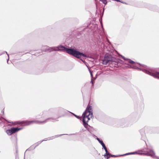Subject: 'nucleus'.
<instances>
[{"label":"nucleus","instance_id":"obj_1","mask_svg":"<svg viewBox=\"0 0 159 159\" xmlns=\"http://www.w3.org/2000/svg\"><path fill=\"white\" fill-rule=\"evenodd\" d=\"M92 107L90 105H88L86 110L83 113V122L84 126L87 128L88 126L87 122L92 117Z\"/></svg>","mask_w":159,"mask_h":159},{"label":"nucleus","instance_id":"obj_2","mask_svg":"<svg viewBox=\"0 0 159 159\" xmlns=\"http://www.w3.org/2000/svg\"><path fill=\"white\" fill-rule=\"evenodd\" d=\"M118 61L117 59L115 58L112 57L110 55H106L103 61V64L104 65L110 64L114 65V66L117 67L118 66Z\"/></svg>","mask_w":159,"mask_h":159},{"label":"nucleus","instance_id":"obj_3","mask_svg":"<svg viewBox=\"0 0 159 159\" xmlns=\"http://www.w3.org/2000/svg\"><path fill=\"white\" fill-rule=\"evenodd\" d=\"M45 51H48L49 52L53 51H62L66 52L70 54V48H67L62 45H60L56 47H48L47 46L44 47Z\"/></svg>","mask_w":159,"mask_h":159},{"label":"nucleus","instance_id":"obj_4","mask_svg":"<svg viewBox=\"0 0 159 159\" xmlns=\"http://www.w3.org/2000/svg\"><path fill=\"white\" fill-rule=\"evenodd\" d=\"M70 54L77 58H80L82 56L83 57H86V55L78 51L73 49L70 48Z\"/></svg>","mask_w":159,"mask_h":159},{"label":"nucleus","instance_id":"obj_5","mask_svg":"<svg viewBox=\"0 0 159 159\" xmlns=\"http://www.w3.org/2000/svg\"><path fill=\"white\" fill-rule=\"evenodd\" d=\"M50 119L49 118L43 121H26L22 122L21 124L22 126L27 125H30L33 123H36L37 124H40L42 123H45L48 120Z\"/></svg>","mask_w":159,"mask_h":159},{"label":"nucleus","instance_id":"obj_6","mask_svg":"<svg viewBox=\"0 0 159 159\" xmlns=\"http://www.w3.org/2000/svg\"><path fill=\"white\" fill-rule=\"evenodd\" d=\"M21 129V128H11L7 130L6 131V133L8 135H11L12 134L18 131Z\"/></svg>","mask_w":159,"mask_h":159},{"label":"nucleus","instance_id":"obj_7","mask_svg":"<svg viewBox=\"0 0 159 159\" xmlns=\"http://www.w3.org/2000/svg\"><path fill=\"white\" fill-rule=\"evenodd\" d=\"M146 72L147 74H148L158 79H159V77L158 75H159V72H156L154 73H152L151 72L148 71H146Z\"/></svg>","mask_w":159,"mask_h":159},{"label":"nucleus","instance_id":"obj_8","mask_svg":"<svg viewBox=\"0 0 159 159\" xmlns=\"http://www.w3.org/2000/svg\"><path fill=\"white\" fill-rule=\"evenodd\" d=\"M103 147L104 148L106 152V153L104 155V156L105 157V158L108 159L110 157V154L108 152L107 149L105 146Z\"/></svg>","mask_w":159,"mask_h":159},{"label":"nucleus","instance_id":"obj_9","mask_svg":"<svg viewBox=\"0 0 159 159\" xmlns=\"http://www.w3.org/2000/svg\"><path fill=\"white\" fill-rule=\"evenodd\" d=\"M148 156L153 157L155 156V153L151 149L149 150L148 151Z\"/></svg>","mask_w":159,"mask_h":159},{"label":"nucleus","instance_id":"obj_10","mask_svg":"<svg viewBox=\"0 0 159 159\" xmlns=\"http://www.w3.org/2000/svg\"><path fill=\"white\" fill-rule=\"evenodd\" d=\"M98 140V141L101 144L102 147L105 146V144L103 143V141L102 140H100L98 138H97Z\"/></svg>","mask_w":159,"mask_h":159},{"label":"nucleus","instance_id":"obj_11","mask_svg":"<svg viewBox=\"0 0 159 159\" xmlns=\"http://www.w3.org/2000/svg\"><path fill=\"white\" fill-rule=\"evenodd\" d=\"M141 155H143L145 156H148V152L147 153H140Z\"/></svg>","mask_w":159,"mask_h":159},{"label":"nucleus","instance_id":"obj_12","mask_svg":"<svg viewBox=\"0 0 159 159\" xmlns=\"http://www.w3.org/2000/svg\"><path fill=\"white\" fill-rule=\"evenodd\" d=\"M107 0H103V3L105 4H106L107 3Z\"/></svg>","mask_w":159,"mask_h":159},{"label":"nucleus","instance_id":"obj_13","mask_svg":"<svg viewBox=\"0 0 159 159\" xmlns=\"http://www.w3.org/2000/svg\"><path fill=\"white\" fill-rule=\"evenodd\" d=\"M129 62L131 64H133L134 63V62L132 61H129Z\"/></svg>","mask_w":159,"mask_h":159},{"label":"nucleus","instance_id":"obj_14","mask_svg":"<svg viewBox=\"0 0 159 159\" xmlns=\"http://www.w3.org/2000/svg\"><path fill=\"white\" fill-rule=\"evenodd\" d=\"M135 154L134 152H131V153H128L125 154V155H128L129 154Z\"/></svg>","mask_w":159,"mask_h":159},{"label":"nucleus","instance_id":"obj_15","mask_svg":"<svg viewBox=\"0 0 159 159\" xmlns=\"http://www.w3.org/2000/svg\"><path fill=\"white\" fill-rule=\"evenodd\" d=\"M75 116L77 118L80 119H81V117H79V116H76V115H75Z\"/></svg>","mask_w":159,"mask_h":159},{"label":"nucleus","instance_id":"obj_16","mask_svg":"<svg viewBox=\"0 0 159 159\" xmlns=\"http://www.w3.org/2000/svg\"><path fill=\"white\" fill-rule=\"evenodd\" d=\"M116 157V156H115V155H111V154H110V157Z\"/></svg>","mask_w":159,"mask_h":159},{"label":"nucleus","instance_id":"obj_17","mask_svg":"<svg viewBox=\"0 0 159 159\" xmlns=\"http://www.w3.org/2000/svg\"><path fill=\"white\" fill-rule=\"evenodd\" d=\"M54 138V137H52L51 138H49L48 140L52 139H53Z\"/></svg>","mask_w":159,"mask_h":159},{"label":"nucleus","instance_id":"obj_18","mask_svg":"<svg viewBox=\"0 0 159 159\" xmlns=\"http://www.w3.org/2000/svg\"><path fill=\"white\" fill-rule=\"evenodd\" d=\"M20 124V123H19V122H16V123H15L14 124L16 125V124Z\"/></svg>","mask_w":159,"mask_h":159},{"label":"nucleus","instance_id":"obj_19","mask_svg":"<svg viewBox=\"0 0 159 159\" xmlns=\"http://www.w3.org/2000/svg\"><path fill=\"white\" fill-rule=\"evenodd\" d=\"M5 52L6 53L7 55H8V57H9V55L8 54L7 52Z\"/></svg>","mask_w":159,"mask_h":159},{"label":"nucleus","instance_id":"obj_20","mask_svg":"<svg viewBox=\"0 0 159 159\" xmlns=\"http://www.w3.org/2000/svg\"><path fill=\"white\" fill-rule=\"evenodd\" d=\"M9 58H8V59H7V62H8V60H9Z\"/></svg>","mask_w":159,"mask_h":159},{"label":"nucleus","instance_id":"obj_21","mask_svg":"<svg viewBox=\"0 0 159 159\" xmlns=\"http://www.w3.org/2000/svg\"><path fill=\"white\" fill-rule=\"evenodd\" d=\"M59 136H57V137H58Z\"/></svg>","mask_w":159,"mask_h":159}]
</instances>
